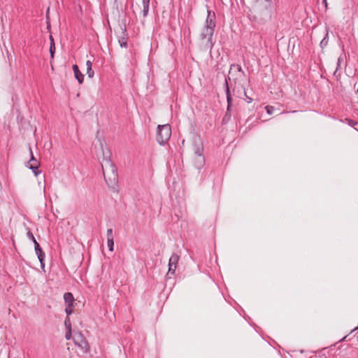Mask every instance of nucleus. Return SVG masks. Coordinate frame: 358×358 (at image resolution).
Segmentation results:
<instances>
[{
    "label": "nucleus",
    "mask_w": 358,
    "mask_h": 358,
    "mask_svg": "<svg viewBox=\"0 0 358 358\" xmlns=\"http://www.w3.org/2000/svg\"><path fill=\"white\" fill-rule=\"evenodd\" d=\"M103 158L101 167L105 180L109 186H114L117 182V169L110 158V152L102 148Z\"/></svg>",
    "instance_id": "obj_1"
},
{
    "label": "nucleus",
    "mask_w": 358,
    "mask_h": 358,
    "mask_svg": "<svg viewBox=\"0 0 358 358\" xmlns=\"http://www.w3.org/2000/svg\"><path fill=\"white\" fill-rule=\"evenodd\" d=\"M265 109L268 115H271L274 110V108H273V106H266L265 107Z\"/></svg>",
    "instance_id": "obj_23"
},
{
    "label": "nucleus",
    "mask_w": 358,
    "mask_h": 358,
    "mask_svg": "<svg viewBox=\"0 0 358 358\" xmlns=\"http://www.w3.org/2000/svg\"><path fill=\"white\" fill-rule=\"evenodd\" d=\"M34 248H35V250H39L41 247H40V245L38 243H36V245H34Z\"/></svg>",
    "instance_id": "obj_28"
},
{
    "label": "nucleus",
    "mask_w": 358,
    "mask_h": 358,
    "mask_svg": "<svg viewBox=\"0 0 358 358\" xmlns=\"http://www.w3.org/2000/svg\"><path fill=\"white\" fill-rule=\"evenodd\" d=\"M73 341L76 345L85 352L89 350L88 343L85 336L80 332L75 334Z\"/></svg>",
    "instance_id": "obj_5"
},
{
    "label": "nucleus",
    "mask_w": 358,
    "mask_h": 358,
    "mask_svg": "<svg viewBox=\"0 0 358 358\" xmlns=\"http://www.w3.org/2000/svg\"><path fill=\"white\" fill-rule=\"evenodd\" d=\"M345 122L350 125V126H352V127H355L356 124H357V122L353 121L351 119H348V118H346L345 119Z\"/></svg>",
    "instance_id": "obj_24"
},
{
    "label": "nucleus",
    "mask_w": 358,
    "mask_h": 358,
    "mask_svg": "<svg viewBox=\"0 0 358 358\" xmlns=\"http://www.w3.org/2000/svg\"><path fill=\"white\" fill-rule=\"evenodd\" d=\"M215 27V14L214 12L208 10V15L206 20L205 26L201 33V40L203 46L208 49L213 47V36Z\"/></svg>",
    "instance_id": "obj_2"
},
{
    "label": "nucleus",
    "mask_w": 358,
    "mask_h": 358,
    "mask_svg": "<svg viewBox=\"0 0 358 358\" xmlns=\"http://www.w3.org/2000/svg\"><path fill=\"white\" fill-rule=\"evenodd\" d=\"M50 44H52V43H55L54 38L52 35L50 36Z\"/></svg>",
    "instance_id": "obj_29"
},
{
    "label": "nucleus",
    "mask_w": 358,
    "mask_h": 358,
    "mask_svg": "<svg viewBox=\"0 0 358 358\" xmlns=\"http://www.w3.org/2000/svg\"><path fill=\"white\" fill-rule=\"evenodd\" d=\"M323 3L325 4V6L327 7V0H323Z\"/></svg>",
    "instance_id": "obj_31"
},
{
    "label": "nucleus",
    "mask_w": 358,
    "mask_h": 358,
    "mask_svg": "<svg viewBox=\"0 0 358 358\" xmlns=\"http://www.w3.org/2000/svg\"><path fill=\"white\" fill-rule=\"evenodd\" d=\"M245 76V73L243 71L241 66L238 64L231 65L230 70L229 71V80L231 81L233 80L235 83H238Z\"/></svg>",
    "instance_id": "obj_4"
},
{
    "label": "nucleus",
    "mask_w": 358,
    "mask_h": 358,
    "mask_svg": "<svg viewBox=\"0 0 358 358\" xmlns=\"http://www.w3.org/2000/svg\"><path fill=\"white\" fill-rule=\"evenodd\" d=\"M73 311V305H71V306H68L66 305V307L65 308V312L67 315V317H69V315H70Z\"/></svg>",
    "instance_id": "obj_20"
},
{
    "label": "nucleus",
    "mask_w": 358,
    "mask_h": 358,
    "mask_svg": "<svg viewBox=\"0 0 358 358\" xmlns=\"http://www.w3.org/2000/svg\"><path fill=\"white\" fill-rule=\"evenodd\" d=\"M171 136V129L169 124L159 125L157 127V141L159 144L166 143Z\"/></svg>",
    "instance_id": "obj_3"
},
{
    "label": "nucleus",
    "mask_w": 358,
    "mask_h": 358,
    "mask_svg": "<svg viewBox=\"0 0 358 358\" xmlns=\"http://www.w3.org/2000/svg\"><path fill=\"white\" fill-rule=\"evenodd\" d=\"M27 166L32 170L35 176H38L40 174L41 171L38 170L39 162H35V163L30 164V165H27Z\"/></svg>",
    "instance_id": "obj_8"
},
{
    "label": "nucleus",
    "mask_w": 358,
    "mask_h": 358,
    "mask_svg": "<svg viewBox=\"0 0 358 358\" xmlns=\"http://www.w3.org/2000/svg\"><path fill=\"white\" fill-rule=\"evenodd\" d=\"M122 34H123V36L119 38L118 41H119L120 45L122 48H127V38L124 36L125 35L124 34V31L122 32Z\"/></svg>",
    "instance_id": "obj_13"
},
{
    "label": "nucleus",
    "mask_w": 358,
    "mask_h": 358,
    "mask_svg": "<svg viewBox=\"0 0 358 358\" xmlns=\"http://www.w3.org/2000/svg\"><path fill=\"white\" fill-rule=\"evenodd\" d=\"M357 92L358 93V90H357Z\"/></svg>",
    "instance_id": "obj_34"
},
{
    "label": "nucleus",
    "mask_w": 358,
    "mask_h": 358,
    "mask_svg": "<svg viewBox=\"0 0 358 358\" xmlns=\"http://www.w3.org/2000/svg\"><path fill=\"white\" fill-rule=\"evenodd\" d=\"M64 326L66 329H71V322L69 317H66L64 320Z\"/></svg>",
    "instance_id": "obj_17"
},
{
    "label": "nucleus",
    "mask_w": 358,
    "mask_h": 358,
    "mask_svg": "<svg viewBox=\"0 0 358 358\" xmlns=\"http://www.w3.org/2000/svg\"><path fill=\"white\" fill-rule=\"evenodd\" d=\"M27 236L28 238H29L31 241L35 239V238H34L33 234L31 232V231H28V232L27 233Z\"/></svg>",
    "instance_id": "obj_26"
},
{
    "label": "nucleus",
    "mask_w": 358,
    "mask_h": 358,
    "mask_svg": "<svg viewBox=\"0 0 358 358\" xmlns=\"http://www.w3.org/2000/svg\"><path fill=\"white\" fill-rule=\"evenodd\" d=\"M108 247L110 251H113L114 241L113 238L107 239Z\"/></svg>",
    "instance_id": "obj_18"
},
{
    "label": "nucleus",
    "mask_w": 358,
    "mask_h": 358,
    "mask_svg": "<svg viewBox=\"0 0 358 358\" xmlns=\"http://www.w3.org/2000/svg\"><path fill=\"white\" fill-rule=\"evenodd\" d=\"M110 238H113V229H108L107 230V239H110Z\"/></svg>",
    "instance_id": "obj_25"
},
{
    "label": "nucleus",
    "mask_w": 358,
    "mask_h": 358,
    "mask_svg": "<svg viewBox=\"0 0 358 358\" xmlns=\"http://www.w3.org/2000/svg\"><path fill=\"white\" fill-rule=\"evenodd\" d=\"M45 257V252H43L38 256V259L41 263V266L42 268H44V267H45V263H44Z\"/></svg>",
    "instance_id": "obj_16"
},
{
    "label": "nucleus",
    "mask_w": 358,
    "mask_h": 358,
    "mask_svg": "<svg viewBox=\"0 0 358 358\" xmlns=\"http://www.w3.org/2000/svg\"><path fill=\"white\" fill-rule=\"evenodd\" d=\"M87 66V73L90 78H92L94 76V71L92 69V63L91 61L87 60L86 62Z\"/></svg>",
    "instance_id": "obj_12"
},
{
    "label": "nucleus",
    "mask_w": 358,
    "mask_h": 358,
    "mask_svg": "<svg viewBox=\"0 0 358 358\" xmlns=\"http://www.w3.org/2000/svg\"><path fill=\"white\" fill-rule=\"evenodd\" d=\"M29 150H30V153H31V159L27 163V165H30V164H33V163H35L36 162H38L36 159L35 157H34V155H33V152L31 151V149L29 148Z\"/></svg>",
    "instance_id": "obj_21"
},
{
    "label": "nucleus",
    "mask_w": 358,
    "mask_h": 358,
    "mask_svg": "<svg viewBox=\"0 0 358 358\" xmlns=\"http://www.w3.org/2000/svg\"><path fill=\"white\" fill-rule=\"evenodd\" d=\"M142 3L143 6V15L146 17L149 11L150 0H142Z\"/></svg>",
    "instance_id": "obj_11"
},
{
    "label": "nucleus",
    "mask_w": 358,
    "mask_h": 358,
    "mask_svg": "<svg viewBox=\"0 0 358 358\" xmlns=\"http://www.w3.org/2000/svg\"><path fill=\"white\" fill-rule=\"evenodd\" d=\"M64 299L66 305H73L74 298L71 292H66L64 295Z\"/></svg>",
    "instance_id": "obj_9"
},
{
    "label": "nucleus",
    "mask_w": 358,
    "mask_h": 358,
    "mask_svg": "<svg viewBox=\"0 0 358 358\" xmlns=\"http://www.w3.org/2000/svg\"><path fill=\"white\" fill-rule=\"evenodd\" d=\"M357 129H358V128H357Z\"/></svg>",
    "instance_id": "obj_35"
},
{
    "label": "nucleus",
    "mask_w": 358,
    "mask_h": 358,
    "mask_svg": "<svg viewBox=\"0 0 358 358\" xmlns=\"http://www.w3.org/2000/svg\"><path fill=\"white\" fill-rule=\"evenodd\" d=\"M179 259H180V256L176 253H173L171 256L169 261L168 274L169 273H171V274L175 273Z\"/></svg>",
    "instance_id": "obj_6"
},
{
    "label": "nucleus",
    "mask_w": 358,
    "mask_h": 358,
    "mask_svg": "<svg viewBox=\"0 0 358 358\" xmlns=\"http://www.w3.org/2000/svg\"><path fill=\"white\" fill-rule=\"evenodd\" d=\"M225 85H226L227 100V103H228L227 111H229V108H230V106H231V94H230V91H229V87L227 79L225 80Z\"/></svg>",
    "instance_id": "obj_10"
},
{
    "label": "nucleus",
    "mask_w": 358,
    "mask_h": 358,
    "mask_svg": "<svg viewBox=\"0 0 358 358\" xmlns=\"http://www.w3.org/2000/svg\"><path fill=\"white\" fill-rule=\"evenodd\" d=\"M72 337L71 329H66L65 338L66 340H70Z\"/></svg>",
    "instance_id": "obj_22"
},
{
    "label": "nucleus",
    "mask_w": 358,
    "mask_h": 358,
    "mask_svg": "<svg viewBox=\"0 0 358 358\" xmlns=\"http://www.w3.org/2000/svg\"><path fill=\"white\" fill-rule=\"evenodd\" d=\"M195 154L196 155V158H197L196 161L199 163V165L201 166L204 162V159H203V157L202 155V152L200 150H198L195 152Z\"/></svg>",
    "instance_id": "obj_14"
},
{
    "label": "nucleus",
    "mask_w": 358,
    "mask_h": 358,
    "mask_svg": "<svg viewBox=\"0 0 358 358\" xmlns=\"http://www.w3.org/2000/svg\"><path fill=\"white\" fill-rule=\"evenodd\" d=\"M246 97H247V101H248V103H251V102L252 101V98H250V97H248V96H246Z\"/></svg>",
    "instance_id": "obj_30"
},
{
    "label": "nucleus",
    "mask_w": 358,
    "mask_h": 358,
    "mask_svg": "<svg viewBox=\"0 0 358 358\" xmlns=\"http://www.w3.org/2000/svg\"><path fill=\"white\" fill-rule=\"evenodd\" d=\"M55 52V43H52L50 45V56H51L52 59H53V57H54Z\"/></svg>",
    "instance_id": "obj_19"
},
{
    "label": "nucleus",
    "mask_w": 358,
    "mask_h": 358,
    "mask_svg": "<svg viewBox=\"0 0 358 358\" xmlns=\"http://www.w3.org/2000/svg\"><path fill=\"white\" fill-rule=\"evenodd\" d=\"M357 329H358V326H357V327H355V328L352 331V332H353V331H356V330H357Z\"/></svg>",
    "instance_id": "obj_33"
},
{
    "label": "nucleus",
    "mask_w": 358,
    "mask_h": 358,
    "mask_svg": "<svg viewBox=\"0 0 358 358\" xmlns=\"http://www.w3.org/2000/svg\"><path fill=\"white\" fill-rule=\"evenodd\" d=\"M36 252V254L37 255V256H38L39 255L43 253L44 252L42 250L41 248L39 249V250H35Z\"/></svg>",
    "instance_id": "obj_27"
},
{
    "label": "nucleus",
    "mask_w": 358,
    "mask_h": 358,
    "mask_svg": "<svg viewBox=\"0 0 358 358\" xmlns=\"http://www.w3.org/2000/svg\"><path fill=\"white\" fill-rule=\"evenodd\" d=\"M73 71L74 72L75 78L77 79L79 84H82L84 80V75L80 71L78 66L76 64L73 65Z\"/></svg>",
    "instance_id": "obj_7"
},
{
    "label": "nucleus",
    "mask_w": 358,
    "mask_h": 358,
    "mask_svg": "<svg viewBox=\"0 0 358 358\" xmlns=\"http://www.w3.org/2000/svg\"><path fill=\"white\" fill-rule=\"evenodd\" d=\"M32 241H33V243H34V245H36V243H38V242L36 241V238H35V239H34Z\"/></svg>",
    "instance_id": "obj_32"
},
{
    "label": "nucleus",
    "mask_w": 358,
    "mask_h": 358,
    "mask_svg": "<svg viewBox=\"0 0 358 358\" xmlns=\"http://www.w3.org/2000/svg\"><path fill=\"white\" fill-rule=\"evenodd\" d=\"M328 31H327L325 36L323 38V39L320 42V46L322 48H324L326 47L329 42V36H328Z\"/></svg>",
    "instance_id": "obj_15"
}]
</instances>
